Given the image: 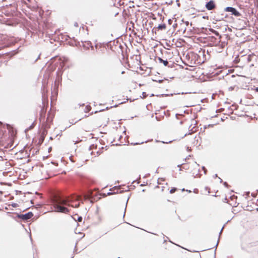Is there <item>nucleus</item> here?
Listing matches in <instances>:
<instances>
[{
	"label": "nucleus",
	"mask_w": 258,
	"mask_h": 258,
	"mask_svg": "<svg viewBox=\"0 0 258 258\" xmlns=\"http://www.w3.org/2000/svg\"><path fill=\"white\" fill-rule=\"evenodd\" d=\"M80 200L81 197L78 196L63 198L55 195L52 199L53 210L58 212L69 213L70 210L68 207L78 208L80 206Z\"/></svg>",
	"instance_id": "nucleus-1"
},
{
	"label": "nucleus",
	"mask_w": 258,
	"mask_h": 258,
	"mask_svg": "<svg viewBox=\"0 0 258 258\" xmlns=\"http://www.w3.org/2000/svg\"><path fill=\"white\" fill-rule=\"evenodd\" d=\"M102 141L99 140L96 142L90 147V150H92L91 154L94 156H98L103 153L104 151L107 150V146L102 143Z\"/></svg>",
	"instance_id": "nucleus-2"
},
{
	"label": "nucleus",
	"mask_w": 258,
	"mask_h": 258,
	"mask_svg": "<svg viewBox=\"0 0 258 258\" xmlns=\"http://www.w3.org/2000/svg\"><path fill=\"white\" fill-rule=\"evenodd\" d=\"M198 55L197 54L190 52H188L185 55V59L187 60V65L189 66H193L198 62Z\"/></svg>",
	"instance_id": "nucleus-3"
},
{
	"label": "nucleus",
	"mask_w": 258,
	"mask_h": 258,
	"mask_svg": "<svg viewBox=\"0 0 258 258\" xmlns=\"http://www.w3.org/2000/svg\"><path fill=\"white\" fill-rule=\"evenodd\" d=\"M242 249L248 252H258V241H254L249 242L247 246H242Z\"/></svg>",
	"instance_id": "nucleus-4"
},
{
	"label": "nucleus",
	"mask_w": 258,
	"mask_h": 258,
	"mask_svg": "<svg viewBox=\"0 0 258 258\" xmlns=\"http://www.w3.org/2000/svg\"><path fill=\"white\" fill-rule=\"evenodd\" d=\"M158 184L155 187V190L157 194H161L163 192L165 189L168 190L167 188V183H161L158 181Z\"/></svg>",
	"instance_id": "nucleus-5"
},
{
	"label": "nucleus",
	"mask_w": 258,
	"mask_h": 258,
	"mask_svg": "<svg viewBox=\"0 0 258 258\" xmlns=\"http://www.w3.org/2000/svg\"><path fill=\"white\" fill-rule=\"evenodd\" d=\"M225 11L228 12H231L232 14L237 17L240 15V14L234 8L227 7L225 9Z\"/></svg>",
	"instance_id": "nucleus-6"
},
{
	"label": "nucleus",
	"mask_w": 258,
	"mask_h": 258,
	"mask_svg": "<svg viewBox=\"0 0 258 258\" xmlns=\"http://www.w3.org/2000/svg\"><path fill=\"white\" fill-rule=\"evenodd\" d=\"M206 8L208 10H213L215 9L216 5L214 2L211 0L206 4Z\"/></svg>",
	"instance_id": "nucleus-7"
},
{
	"label": "nucleus",
	"mask_w": 258,
	"mask_h": 258,
	"mask_svg": "<svg viewBox=\"0 0 258 258\" xmlns=\"http://www.w3.org/2000/svg\"><path fill=\"white\" fill-rule=\"evenodd\" d=\"M110 191H111V192H109L107 193V195L108 196L111 195L112 194H117L121 192L120 188L119 187H117V186H115L113 188H112V189H111Z\"/></svg>",
	"instance_id": "nucleus-8"
},
{
	"label": "nucleus",
	"mask_w": 258,
	"mask_h": 258,
	"mask_svg": "<svg viewBox=\"0 0 258 258\" xmlns=\"http://www.w3.org/2000/svg\"><path fill=\"white\" fill-rule=\"evenodd\" d=\"M33 216V214L31 212H29L27 214L22 215V218L24 220H28L30 219Z\"/></svg>",
	"instance_id": "nucleus-9"
},
{
	"label": "nucleus",
	"mask_w": 258,
	"mask_h": 258,
	"mask_svg": "<svg viewBox=\"0 0 258 258\" xmlns=\"http://www.w3.org/2000/svg\"><path fill=\"white\" fill-rule=\"evenodd\" d=\"M158 60H159V62L163 63L164 66H167L168 64V62L167 60H163V59H162L160 57L158 58Z\"/></svg>",
	"instance_id": "nucleus-10"
},
{
	"label": "nucleus",
	"mask_w": 258,
	"mask_h": 258,
	"mask_svg": "<svg viewBox=\"0 0 258 258\" xmlns=\"http://www.w3.org/2000/svg\"><path fill=\"white\" fill-rule=\"evenodd\" d=\"M91 109V107L89 105H87L85 106V108L84 109V110L85 112H89Z\"/></svg>",
	"instance_id": "nucleus-11"
},
{
	"label": "nucleus",
	"mask_w": 258,
	"mask_h": 258,
	"mask_svg": "<svg viewBox=\"0 0 258 258\" xmlns=\"http://www.w3.org/2000/svg\"><path fill=\"white\" fill-rule=\"evenodd\" d=\"M107 52V48L105 47H103L100 49V51L98 52L99 54L101 56V53L103 54H105Z\"/></svg>",
	"instance_id": "nucleus-12"
},
{
	"label": "nucleus",
	"mask_w": 258,
	"mask_h": 258,
	"mask_svg": "<svg viewBox=\"0 0 258 258\" xmlns=\"http://www.w3.org/2000/svg\"><path fill=\"white\" fill-rule=\"evenodd\" d=\"M46 112V109H44V108H42L40 113V119H41L43 117H44V115Z\"/></svg>",
	"instance_id": "nucleus-13"
},
{
	"label": "nucleus",
	"mask_w": 258,
	"mask_h": 258,
	"mask_svg": "<svg viewBox=\"0 0 258 258\" xmlns=\"http://www.w3.org/2000/svg\"><path fill=\"white\" fill-rule=\"evenodd\" d=\"M166 28V26L165 24H160L158 27V29L159 30H165Z\"/></svg>",
	"instance_id": "nucleus-14"
},
{
	"label": "nucleus",
	"mask_w": 258,
	"mask_h": 258,
	"mask_svg": "<svg viewBox=\"0 0 258 258\" xmlns=\"http://www.w3.org/2000/svg\"><path fill=\"white\" fill-rule=\"evenodd\" d=\"M182 168L185 169H189V167L188 166V164H182Z\"/></svg>",
	"instance_id": "nucleus-15"
},
{
	"label": "nucleus",
	"mask_w": 258,
	"mask_h": 258,
	"mask_svg": "<svg viewBox=\"0 0 258 258\" xmlns=\"http://www.w3.org/2000/svg\"><path fill=\"white\" fill-rule=\"evenodd\" d=\"M177 190V188L175 187H173L170 190V194H173Z\"/></svg>",
	"instance_id": "nucleus-16"
},
{
	"label": "nucleus",
	"mask_w": 258,
	"mask_h": 258,
	"mask_svg": "<svg viewBox=\"0 0 258 258\" xmlns=\"http://www.w3.org/2000/svg\"><path fill=\"white\" fill-rule=\"evenodd\" d=\"M102 119H103V117H100L99 118V122H98V124L100 125V126H101L103 124V122H102Z\"/></svg>",
	"instance_id": "nucleus-17"
},
{
	"label": "nucleus",
	"mask_w": 258,
	"mask_h": 258,
	"mask_svg": "<svg viewBox=\"0 0 258 258\" xmlns=\"http://www.w3.org/2000/svg\"><path fill=\"white\" fill-rule=\"evenodd\" d=\"M245 210L247 211H252V209L249 207V205H248L246 207H245Z\"/></svg>",
	"instance_id": "nucleus-18"
},
{
	"label": "nucleus",
	"mask_w": 258,
	"mask_h": 258,
	"mask_svg": "<svg viewBox=\"0 0 258 258\" xmlns=\"http://www.w3.org/2000/svg\"><path fill=\"white\" fill-rule=\"evenodd\" d=\"M202 169L204 171V173L206 174L207 173V171L206 168L204 166H203V167H202Z\"/></svg>",
	"instance_id": "nucleus-19"
},
{
	"label": "nucleus",
	"mask_w": 258,
	"mask_h": 258,
	"mask_svg": "<svg viewBox=\"0 0 258 258\" xmlns=\"http://www.w3.org/2000/svg\"><path fill=\"white\" fill-rule=\"evenodd\" d=\"M189 164H191L192 165H197V166H199V165L197 164V163L194 161H192V163H189Z\"/></svg>",
	"instance_id": "nucleus-20"
},
{
	"label": "nucleus",
	"mask_w": 258,
	"mask_h": 258,
	"mask_svg": "<svg viewBox=\"0 0 258 258\" xmlns=\"http://www.w3.org/2000/svg\"><path fill=\"white\" fill-rule=\"evenodd\" d=\"M79 222H81L82 221V217H79L78 218V220H77Z\"/></svg>",
	"instance_id": "nucleus-21"
},
{
	"label": "nucleus",
	"mask_w": 258,
	"mask_h": 258,
	"mask_svg": "<svg viewBox=\"0 0 258 258\" xmlns=\"http://www.w3.org/2000/svg\"><path fill=\"white\" fill-rule=\"evenodd\" d=\"M41 177V179L47 178L46 176H42Z\"/></svg>",
	"instance_id": "nucleus-22"
},
{
	"label": "nucleus",
	"mask_w": 258,
	"mask_h": 258,
	"mask_svg": "<svg viewBox=\"0 0 258 258\" xmlns=\"http://www.w3.org/2000/svg\"><path fill=\"white\" fill-rule=\"evenodd\" d=\"M85 198L86 199H88V196H85Z\"/></svg>",
	"instance_id": "nucleus-23"
},
{
	"label": "nucleus",
	"mask_w": 258,
	"mask_h": 258,
	"mask_svg": "<svg viewBox=\"0 0 258 258\" xmlns=\"http://www.w3.org/2000/svg\"><path fill=\"white\" fill-rule=\"evenodd\" d=\"M47 120H49V117H47Z\"/></svg>",
	"instance_id": "nucleus-24"
},
{
	"label": "nucleus",
	"mask_w": 258,
	"mask_h": 258,
	"mask_svg": "<svg viewBox=\"0 0 258 258\" xmlns=\"http://www.w3.org/2000/svg\"><path fill=\"white\" fill-rule=\"evenodd\" d=\"M27 1H29V2H30V0H27Z\"/></svg>",
	"instance_id": "nucleus-25"
}]
</instances>
